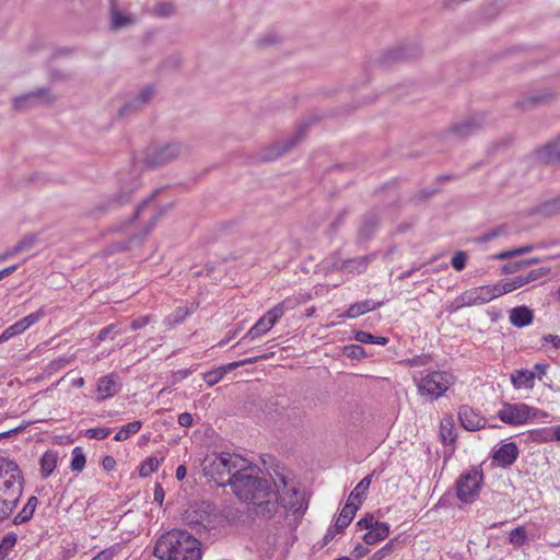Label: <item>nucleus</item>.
I'll return each mask as SVG.
<instances>
[{
    "label": "nucleus",
    "instance_id": "22",
    "mask_svg": "<svg viewBox=\"0 0 560 560\" xmlns=\"http://www.w3.org/2000/svg\"><path fill=\"white\" fill-rule=\"evenodd\" d=\"M140 187V182L133 179L130 186L121 185L120 192L106 202L100 205V210L106 211L128 202L133 191Z\"/></svg>",
    "mask_w": 560,
    "mask_h": 560
},
{
    "label": "nucleus",
    "instance_id": "55",
    "mask_svg": "<svg viewBox=\"0 0 560 560\" xmlns=\"http://www.w3.org/2000/svg\"><path fill=\"white\" fill-rule=\"evenodd\" d=\"M116 547L117 546H112L109 548H106V549L100 551L91 560H112L113 557L116 555Z\"/></svg>",
    "mask_w": 560,
    "mask_h": 560
},
{
    "label": "nucleus",
    "instance_id": "40",
    "mask_svg": "<svg viewBox=\"0 0 560 560\" xmlns=\"http://www.w3.org/2000/svg\"><path fill=\"white\" fill-rule=\"evenodd\" d=\"M45 316L43 307L18 320L23 332Z\"/></svg>",
    "mask_w": 560,
    "mask_h": 560
},
{
    "label": "nucleus",
    "instance_id": "17",
    "mask_svg": "<svg viewBox=\"0 0 560 560\" xmlns=\"http://www.w3.org/2000/svg\"><path fill=\"white\" fill-rule=\"evenodd\" d=\"M268 355L267 354H264V355H259V357H253V358H247V359H244V360H241V361H235V362H231V363H228L225 365H222L215 370H212V371H209L207 373L203 374V381L209 385V386H213L215 384H218L226 373L240 368V366H243V365H247V364H252V363H255L257 362L259 359H267Z\"/></svg>",
    "mask_w": 560,
    "mask_h": 560
},
{
    "label": "nucleus",
    "instance_id": "13",
    "mask_svg": "<svg viewBox=\"0 0 560 560\" xmlns=\"http://www.w3.org/2000/svg\"><path fill=\"white\" fill-rule=\"evenodd\" d=\"M485 125L486 115L476 113L453 122L447 129V135L454 138H468L482 129Z\"/></svg>",
    "mask_w": 560,
    "mask_h": 560
},
{
    "label": "nucleus",
    "instance_id": "10",
    "mask_svg": "<svg viewBox=\"0 0 560 560\" xmlns=\"http://www.w3.org/2000/svg\"><path fill=\"white\" fill-rule=\"evenodd\" d=\"M499 298V291L494 284H486L466 290L455 299L457 308L474 305H482Z\"/></svg>",
    "mask_w": 560,
    "mask_h": 560
},
{
    "label": "nucleus",
    "instance_id": "7",
    "mask_svg": "<svg viewBox=\"0 0 560 560\" xmlns=\"http://www.w3.org/2000/svg\"><path fill=\"white\" fill-rule=\"evenodd\" d=\"M485 480L481 465L472 466L459 475L455 482L457 499L465 504H471L477 501L482 489Z\"/></svg>",
    "mask_w": 560,
    "mask_h": 560
},
{
    "label": "nucleus",
    "instance_id": "25",
    "mask_svg": "<svg viewBox=\"0 0 560 560\" xmlns=\"http://www.w3.org/2000/svg\"><path fill=\"white\" fill-rule=\"evenodd\" d=\"M120 390V384L117 383L114 375H105L98 380L97 383V392L98 397L97 400H104L106 398L115 396Z\"/></svg>",
    "mask_w": 560,
    "mask_h": 560
},
{
    "label": "nucleus",
    "instance_id": "24",
    "mask_svg": "<svg viewBox=\"0 0 560 560\" xmlns=\"http://www.w3.org/2000/svg\"><path fill=\"white\" fill-rule=\"evenodd\" d=\"M536 374L527 369H518L510 374L511 384L515 389L530 390L535 386Z\"/></svg>",
    "mask_w": 560,
    "mask_h": 560
},
{
    "label": "nucleus",
    "instance_id": "53",
    "mask_svg": "<svg viewBox=\"0 0 560 560\" xmlns=\"http://www.w3.org/2000/svg\"><path fill=\"white\" fill-rule=\"evenodd\" d=\"M345 353L354 359H360L365 355L364 349L359 345H350L345 348Z\"/></svg>",
    "mask_w": 560,
    "mask_h": 560
},
{
    "label": "nucleus",
    "instance_id": "33",
    "mask_svg": "<svg viewBox=\"0 0 560 560\" xmlns=\"http://www.w3.org/2000/svg\"><path fill=\"white\" fill-rule=\"evenodd\" d=\"M559 142H548L540 152V159L546 163H560Z\"/></svg>",
    "mask_w": 560,
    "mask_h": 560
},
{
    "label": "nucleus",
    "instance_id": "62",
    "mask_svg": "<svg viewBox=\"0 0 560 560\" xmlns=\"http://www.w3.org/2000/svg\"><path fill=\"white\" fill-rule=\"evenodd\" d=\"M192 416L188 412L180 413L177 417V422L185 428H189L192 424Z\"/></svg>",
    "mask_w": 560,
    "mask_h": 560
},
{
    "label": "nucleus",
    "instance_id": "27",
    "mask_svg": "<svg viewBox=\"0 0 560 560\" xmlns=\"http://www.w3.org/2000/svg\"><path fill=\"white\" fill-rule=\"evenodd\" d=\"M358 510V506L347 501L336 520L334 532L342 533L350 525Z\"/></svg>",
    "mask_w": 560,
    "mask_h": 560
},
{
    "label": "nucleus",
    "instance_id": "6",
    "mask_svg": "<svg viewBox=\"0 0 560 560\" xmlns=\"http://www.w3.org/2000/svg\"><path fill=\"white\" fill-rule=\"evenodd\" d=\"M173 149L168 142H142L133 152L135 166L158 168L173 159Z\"/></svg>",
    "mask_w": 560,
    "mask_h": 560
},
{
    "label": "nucleus",
    "instance_id": "59",
    "mask_svg": "<svg viewBox=\"0 0 560 560\" xmlns=\"http://www.w3.org/2000/svg\"><path fill=\"white\" fill-rule=\"evenodd\" d=\"M494 285H497L499 296L513 292L515 290V285L512 284L511 279L503 283H494Z\"/></svg>",
    "mask_w": 560,
    "mask_h": 560
},
{
    "label": "nucleus",
    "instance_id": "9",
    "mask_svg": "<svg viewBox=\"0 0 560 560\" xmlns=\"http://www.w3.org/2000/svg\"><path fill=\"white\" fill-rule=\"evenodd\" d=\"M155 94V86L148 84L137 93L128 95L122 106L117 112V118L124 119L143 112L144 108L152 102Z\"/></svg>",
    "mask_w": 560,
    "mask_h": 560
},
{
    "label": "nucleus",
    "instance_id": "8",
    "mask_svg": "<svg viewBox=\"0 0 560 560\" xmlns=\"http://www.w3.org/2000/svg\"><path fill=\"white\" fill-rule=\"evenodd\" d=\"M182 520L190 528L200 532L214 525L217 520L215 509L211 503L205 501L194 502L183 511Z\"/></svg>",
    "mask_w": 560,
    "mask_h": 560
},
{
    "label": "nucleus",
    "instance_id": "36",
    "mask_svg": "<svg viewBox=\"0 0 560 560\" xmlns=\"http://www.w3.org/2000/svg\"><path fill=\"white\" fill-rule=\"evenodd\" d=\"M18 541L15 533H8L0 541V560H5Z\"/></svg>",
    "mask_w": 560,
    "mask_h": 560
},
{
    "label": "nucleus",
    "instance_id": "58",
    "mask_svg": "<svg viewBox=\"0 0 560 560\" xmlns=\"http://www.w3.org/2000/svg\"><path fill=\"white\" fill-rule=\"evenodd\" d=\"M375 523H380V521L374 520L373 515H368L363 518H361L357 525L361 528L366 529L368 532L374 527Z\"/></svg>",
    "mask_w": 560,
    "mask_h": 560
},
{
    "label": "nucleus",
    "instance_id": "38",
    "mask_svg": "<svg viewBox=\"0 0 560 560\" xmlns=\"http://www.w3.org/2000/svg\"><path fill=\"white\" fill-rule=\"evenodd\" d=\"M86 458L81 447L77 446L72 451L71 469L73 471H82L85 467Z\"/></svg>",
    "mask_w": 560,
    "mask_h": 560
},
{
    "label": "nucleus",
    "instance_id": "49",
    "mask_svg": "<svg viewBox=\"0 0 560 560\" xmlns=\"http://www.w3.org/2000/svg\"><path fill=\"white\" fill-rule=\"evenodd\" d=\"M22 332L23 330L21 329L20 324L16 322L3 330V332L0 335V343H3Z\"/></svg>",
    "mask_w": 560,
    "mask_h": 560
},
{
    "label": "nucleus",
    "instance_id": "56",
    "mask_svg": "<svg viewBox=\"0 0 560 560\" xmlns=\"http://www.w3.org/2000/svg\"><path fill=\"white\" fill-rule=\"evenodd\" d=\"M532 249H533V246H525V247H521V248L512 250V252L500 253L495 257L498 259L503 260V259H506V258H509V257H511L513 255H520V254L529 253Z\"/></svg>",
    "mask_w": 560,
    "mask_h": 560
},
{
    "label": "nucleus",
    "instance_id": "42",
    "mask_svg": "<svg viewBox=\"0 0 560 560\" xmlns=\"http://www.w3.org/2000/svg\"><path fill=\"white\" fill-rule=\"evenodd\" d=\"M132 23V19L129 15H124L119 11H113L110 27L113 30H119L128 26Z\"/></svg>",
    "mask_w": 560,
    "mask_h": 560
},
{
    "label": "nucleus",
    "instance_id": "32",
    "mask_svg": "<svg viewBox=\"0 0 560 560\" xmlns=\"http://www.w3.org/2000/svg\"><path fill=\"white\" fill-rule=\"evenodd\" d=\"M38 499L35 495L28 498L23 509L14 516L13 524L20 525L28 522L36 510Z\"/></svg>",
    "mask_w": 560,
    "mask_h": 560
},
{
    "label": "nucleus",
    "instance_id": "50",
    "mask_svg": "<svg viewBox=\"0 0 560 560\" xmlns=\"http://www.w3.org/2000/svg\"><path fill=\"white\" fill-rule=\"evenodd\" d=\"M467 255L463 250H458L452 257L451 264L456 271H460L466 267Z\"/></svg>",
    "mask_w": 560,
    "mask_h": 560
},
{
    "label": "nucleus",
    "instance_id": "21",
    "mask_svg": "<svg viewBox=\"0 0 560 560\" xmlns=\"http://www.w3.org/2000/svg\"><path fill=\"white\" fill-rule=\"evenodd\" d=\"M462 425L468 431H477L485 428L487 420L469 406H462L458 412Z\"/></svg>",
    "mask_w": 560,
    "mask_h": 560
},
{
    "label": "nucleus",
    "instance_id": "43",
    "mask_svg": "<svg viewBox=\"0 0 560 560\" xmlns=\"http://www.w3.org/2000/svg\"><path fill=\"white\" fill-rule=\"evenodd\" d=\"M159 467V460L156 457H149L143 460L139 467L140 477H148Z\"/></svg>",
    "mask_w": 560,
    "mask_h": 560
},
{
    "label": "nucleus",
    "instance_id": "44",
    "mask_svg": "<svg viewBox=\"0 0 560 560\" xmlns=\"http://www.w3.org/2000/svg\"><path fill=\"white\" fill-rule=\"evenodd\" d=\"M37 242V236L35 234H27L23 236L15 245L14 250L18 254L31 249Z\"/></svg>",
    "mask_w": 560,
    "mask_h": 560
},
{
    "label": "nucleus",
    "instance_id": "5",
    "mask_svg": "<svg viewBox=\"0 0 560 560\" xmlns=\"http://www.w3.org/2000/svg\"><path fill=\"white\" fill-rule=\"evenodd\" d=\"M498 418L510 425H523L526 423L549 422L550 415L536 407L526 404H504L498 411Z\"/></svg>",
    "mask_w": 560,
    "mask_h": 560
},
{
    "label": "nucleus",
    "instance_id": "45",
    "mask_svg": "<svg viewBox=\"0 0 560 560\" xmlns=\"http://www.w3.org/2000/svg\"><path fill=\"white\" fill-rule=\"evenodd\" d=\"M174 7L172 2H158L152 9V13L155 16L167 18L173 14Z\"/></svg>",
    "mask_w": 560,
    "mask_h": 560
},
{
    "label": "nucleus",
    "instance_id": "11",
    "mask_svg": "<svg viewBox=\"0 0 560 560\" xmlns=\"http://www.w3.org/2000/svg\"><path fill=\"white\" fill-rule=\"evenodd\" d=\"M285 307L284 302H280L276 304L272 308L267 311L255 324L249 328V330L243 337L245 339H257L268 331L272 329V327L280 320V318L284 315Z\"/></svg>",
    "mask_w": 560,
    "mask_h": 560
},
{
    "label": "nucleus",
    "instance_id": "46",
    "mask_svg": "<svg viewBox=\"0 0 560 560\" xmlns=\"http://www.w3.org/2000/svg\"><path fill=\"white\" fill-rule=\"evenodd\" d=\"M112 430L109 428H92L88 429L84 432V436L88 439H95V440H104L110 434Z\"/></svg>",
    "mask_w": 560,
    "mask_h": 560
},
{
    "label": "nucleus",
    "instance_id": "35",
    "mask_svg": "<svg viewBox=\"0 0 560 560\" xmlns=\"http://www.w3.org/2000/svg\"><path fill=\"white\" fill-rule=\"evenodd\" d=\"M440 435L444 444L452 443L456 439L454 432L453 420L451 418L443 419L440 423Z\"/></svg>",
    "mask_w": 560,
    "mask_h": 560
},
{
    "label": "nucleus",
    "instance_id": "29",
    "mask_svg": "<svg viewBox=\"0 0 560 560\" xmlns=\"http://www.w3.org/2000/svg\"><path fill=\"white\" fill-rule=\"evenodd\" d=\"M373 474L365 476L351 491L347 501L360 508L366 498V492L371 486Z\"/></svg>",
    "mask_w": 560,
    "mask_h": 560
},
{
    "label": "nucleus",
    "instance_id": "41",
    "mask_svg": "<svg viewBox=\"0 0 560 560\" xmlns=\"http://www.w3.org/2000/svg\"><path fill=\"white\" fill-rule=\"evenodd\" d=\"M527 538L526 529L523 526L514 528L509 535V541L515 547H522Z\"/></svg>",
    "mask_w": 560,
    "mask_h": 560
},
{
    "label": "nucleus",
    "instance_id": "37",
    "mask_svg": "<svg viewBox=\"0 0 560 560\" xmlns=\"http://www.w3.org/2000/svg\"><path fill=\"white\" fill-rule=\"evenodd\" d=\"M553 430L551 428L535 429L529 432V438L535 443H550L553 442Z\"/></svg>",
    "mask_w": 560,
    "mask_h": 560
},
{
    "label": "nucleus",
    "instance_id": "52",
    "mask_svg": "<svg viewBox=\"0 0 560 560\" xmlns=\"http://www.w3.org/2000/svg\"><path fill=\"white\" fill-rule=\"evenodd\" d=\"M505 233V230L503 226H498L495 229H493L492 231L483 234L482 236H479L476 241L478 243H485V242H489L500 235H503Z\"/></svg>",
    "mask_w": 560,
    "mask_h": 560
},
{
    "label": "nucleus",
    "instance_id": "47",
    "mask_svg": "<svg viewBox=\"0 0 560 560\" xmlns=\"http://www.w3.org/2000/svg\"><path fill=\"white\" fill-rule=\"evenodd\" d=\"M539 212L545 215H553L560 212V198L545 202L539 207Z\"/></svg>",
    "mask_w": 560,
    "mask_h": 560
},
{
    "label": "nucleus",
    "instance_id": "16",
    "mask_svg": "<svg viewBox=\"0 0 560 560\" xmlns=\"http://www.w3.org/2000/svg\"><path fill=\"white\" fill-rule=\"evenodd\" d=\"M284 488L285 491L280 495V498L278 497L279 504H281L284 510L291 512L292 514L303 515L307 509V502L304 492L299 491L294 487L287 488V485Z\"/></svg>",
    "mask_w": 560,
    "mask_h": 560
},
{
    "label": "nucleus",
    "instance_id": "64",
    "mask_svg": "<svg viewBox=\"0 0 560 560\" xmlns=\"http://www.w3.org/2000/svg\"><path fill=\"white\" fill-rule=\"evenodd\" d=\"M544 341L551 343L556 349H560V337L557 335H546Z\"/></svg>",
    "mask_w": 560,
    "mask_h": 560
},
{
    "label": "nucleus",
    "instance_id": "1",
    "mask_svg": "<svg viewBox=\"0 0 560 560\" xmlns=\"http://www.w3.org/2000/svg\"><path fill=\"white\" fill-rule=\"evenodd\" d=\"M235 495L250 504V511L259 517L271 518L278 511V493L276 485L257 476V467L247 460V467H243L231 482Z\"/></svg>",
    "mask_w": 560,
    "mask_h": 560
},
{
    "label": "nucleus",
    "instance_id": "4",
    "mask_svg": "<svg viewBox=\"0 0 560 560\" xmlns=\"http://www.w3.org/2000/svg\"><path fill=\"white\" fill-rule=\"evenodd\" d=\"M419 396L427 400L441 398L455 383V376L446 371L421 372L413 377Z\"/></svg>",
    "mask_w": 560,
    "mask_h": 560
},
{
    "label": "nucleus",
    "instance_id": "19",
    "mask_svg": "<svg viewBox=\"0 0 560 560\" xmlns=\"http://www.w3.org/2000/svg\"><path fill=\"white\" fill-rule=\"evenodd\" d=\"M152 556L159 560H175V529L163 533L156 539Z\"/></svg>",
    "mask_w": 560,
    "mask_h": 560
},
{
    "label": "nucleus",
    "instance_id": "15",
    "mask_svg": "<svg viewBox=\"0 0 560 560\" xmlns=\"http://www.w3.org/2000/svg\"><path fill=\"white\" fill-rule=\"evenodd\" d=\"M520 456V448L514 442H505L494 446L491 451L492 462L500 468H509L515 464Z\"/></svg>",
    "mask_w": 560,
    "mask_h": 560
},
{
    "label": "nucleus",
    "instance_id": "48",
    "mask_svg": "<svg viewBox=\"0 0 560 560\" xmlns=\"http://www.w3.org/2000/svg\"><path fill=\"white\" fill-rule=\"evenodd\" d=\"M397 538L390 539L381 549L375 551L371 557V560H383L394 551V544Z\"/></svg>",
    "mask_w": 560,
    "mask_h": 560
},
{
    "label": "nucleus",
    "instance_id": "12",
    "mask_svg": "<svg viewBox=\"0 0 560 560\" xmlns=\"http://www.w3.org/2000/svg\"><path fill=\"white\" fill-rule=\"evenodd\" d=\"M57 97L49 89L39 88L13 98V108L18 112H25L39 105H52Z\"/></svg>",
    "mask_w": 560,
    "mask_h": 560
},
{
    "label": "nucleus",
    "instance_id": "57",
    "mask_svg": "<svg viewBox=\"0 0 560 560\" xmlns=\"http://www.w3.org/2000/svg\"><path fill=\"white\" fill-rule=\"evenodd\" d=\"M374 101H375V97H373V98H369V100L364 98L361 103H358V104H355V105H351V106H349V107H347V108H343L341 112H337V113H335V115H349V114L353 113V112H354L357 108H359L360 106H362V105H366V104H371V103H373Z\"/></svg>",
    "mask_w": 560,
    "mask_h": 560
},
{
    "label": "nucleus",
    "instance_id": "54",
    "mask_svg": "<svg viewBox=\"0 0 560 560\" xmlns=\"http://www.w3.org/2000/svg\"><path fill=\"white\" fill-rule=\"evenodd\" d=\"M160 215L159 214H155L151 218V221L143 230L142 234L139 236V235H133L130 237L129 242L130 243H136V244H140L142 243L143 238L150 233V231L152 230L153 225H154V221L156 220V218Z\"/></svg>",
    "mask_w": 560,
    "mask_h": 560
},
{
    "label": "nucleus",
    "instance_id": "14",
    "mask_svg": "<svg viewBox=\"0 0 560 560\" xmlns=\"http://www.w3.org/2000/svg\"><path fill=\"white\" fill-rule=\"evenodd\" d=\"M202 545L185 530L177 529V560H201Z\"/></svg>",
    "mask_w": 560,
    "mask_h": 560
},
{
    "label": "nucleus",
    "instance_id": "60",
    "mask_svg": "<svg viewBox=\"0 0 560 560\" xmlns=\"http://www.w3.org/2000/svg\"><path fill=\"white\" fill-rule=\"evenodd\" d=\"M354 339L361 343H373L374 335L361 330L355 332Z\"/></svg>",
    "mask_w": 560,
    "mask_h": 560
},
{
    "label": "nucleus",
    "instance_id": "61",
    "mask_svg": "<svg viewBox=\"0 0 560 560\" xmlns=\"http://www.w3.org/2000/svg\"><path fill=\"white\" fill-rule=\"evenodd\" d=\"M69 363H70L69 359H67V358H59V359L52 360L49 363V370L50 371H57L59 369L65 368Z\"/></svg>",
    "mask_w": 560,
    "mask_h": 560
},
{
    "label": "nucleus",
    "instance_id": "23",
    "mask_svg": "<svg viewBox=\"0 0 560 560\" xmlns=\"http://www.w3.org/2000/svg\"><path fill=\"white\" fill-rule=\"evenodd\" d=\"M555 94L550 91H541L532 95H526L515 103V107L522 110H528L534 107L550 103Z\"/></svg>",
    "mask_w": 560,
    "mask_h": 560
},
{
    "label": "nucleus",
    "instance_id": "2",
    "mask_svg": "<svg viewBox=\"0 0 560 560\" xmlns=\"http://www.w3.org/2000/svg\"><path fill=\"white\" fill-rule=\"evenodd\" d=\"M24 488V477L19 465L0 458V522L7 520L16 508Z\"/></svg>",
    "mask_w": 560,
    "mask_h": 560
},
{
    "label": "nucleus",
    "instance_id": "30",
    "mask_svg": "<svg viewBox=\"0 0 560 560\" xmlns=\"http://www.w3.org/2000/svg\"><path fill=\"white\" fill-rule=\"evenodd\" d=\"M389 535V525L385 522L375 523L374 527L366 532L363 536V540L368 545H375Z\"/></svg>",
    "mask_w": 560,
    "mask_h": 560
},
{
    "label": "nucleus",
    "instance_id": "20",
    "mask_svg": "<svg viewBox=\"0 0 560 560\" xmlns=\"http://www.w3.org/2000/svg\"><path fill=\"white\" fill-rule=\"evenodd\" d=\"M420 48L417 45L397 47L386 51L380 62L382 65H390L393 62L415 59L420 56Z\"/></svg>",
    "mask_w": 560,
    "mask_h": 560
},
{
    "label": "nucleus",
    "instance_id": "18",
    "mask_svg": "<svg viewBox=\"0 0 560 560\" xmlns=\"http://www.w3.org/2000/svg\"><path fill=\"white\" fill-rule=\"evenodd\" d=\"M322 116L310 114L298 120L293 128V133L289 140H302L313 135L314 131L323 126Z\"/></svg>",
    "mask_w": 560,
    "mask_h": 560
},
{
    "label": "nucleus",
    "instance_id": "26",
    "mask_svg": "<svg viewBox=\"0 0 560 560\" xmlns=\"http://www.w3.org/2000/svg\"><path fill=\"white\" fill-rule=\"evenodd\" d=\"M382 305L383 302H374L372 300L355 302L348 307L347 312L341 317L357 318L361 315H364L371 311L381 307Z\"/></svg>",
    "mask_w": 560,
    "mask_h": 560
},
{
    "label": "nucleus",
    "instance_id": "39",
    "mask_svg": "<svg viewBox=\"0 0 560 560\" xmlns=\"http://www.w3.org/2000/svg\"><path fill=\"white\" fill-rule=\"evenodd\" d=\"M167 190L166 187H161V188H158L155 189L151 195L150 197H148L147 199H144L138 207L137 209L135 210V213L132 215V220L137 219L140 217L141 212L154 200H156L160 195H162L163 192H165Z\"/></svg>",
    "mask_w": 560,
    "mask_h": 560
},
{
    "label": "nucleus",
    "instance_id": "51",
    "mask_svg": "<svg viewBox=\"0 0 560 560\" xmlns=\"http://www.w3.org/2000/svg\"><path fill=\"white\" fill-rule=\"evenodd\" d=\"M49 79L52 82H67L72 79V75L59 69H50Z\"/></svg>",
    "mask_w": 560,
    "mask_h": 560
},
{
    "label": "nucleus",
    "instance_id": "34",
    "mask_svg": "<svg viewBox=\"0 0 560 560\" xmlns=\"http://www.w3.org/2000/svg\"><path fill=\"white\" fill-rule=\"evenodd\" d=\"M142 427V422L139 420L132 421L122 425L119 431L115 434L114 440L117 442L126 441L131 434H136Z\"/></svg>",
    "mask_w": 560,
    "mask_h": 560
},
{
    "label": "nucleus",
    "instance_id": "63",
    "mask_svg": "<svg viewBox=\"0 0 560 560\" xmlns=\"http://www.w3.org/2000/svg\"><path fill=\"white\" fill-rule=\"evenodd\" d=\"M102 466L107 471L114 470L116 467V460L113 456L107 455L103 458Z\"/></svg>",
    "mask_w": 560,
    "mask_h": 560
},
{
    "label": "nucleus",
    "instance_id": "3",
    "mask_svg": "<svg viewBox=\"0 0 560 560\" xmlns=\"http://www.w3.org/2000/svg\"><path fill=\"white\" fill-rule=\"evenodd\" d=\"M247 467V459L231 453L213 454L205 460V474L219 487L231 485L234 477Z\"/></svg>",
    "mask_w": 560,
    "mask_h": 560
},
{
    "label": "nucleus",
    "instance_id": "31",
    "mask_svg": "<svg viewBox=\"0 0 560 560\" xmlns=\"http://www.w3.org/2000/svg\"><path fill=\"white\" fill-rule=\"evenodd\" d=\"M58 462V454L56 451L48 450L40 457V476L47 479L55 470Z\"/></svg>",
    "mask_w": 560,
    "mask_h": 560
},
{
    "label": "nucleus",
    "instance_id": "28",
    "mask_svg": "<svg viewBox=\"0 0 560 560\" xmlns=\"http://www.w3.org/2000/svg\"><path fill=\"white\" fill-rule=\"evenodd\" d=\"M510 323L518 328L528 326L534 319L532 310L526 306H517L510 311Z\"/></svg>",
    "mask_w": 560,
    "mask_h": 560
}]
</instances>
